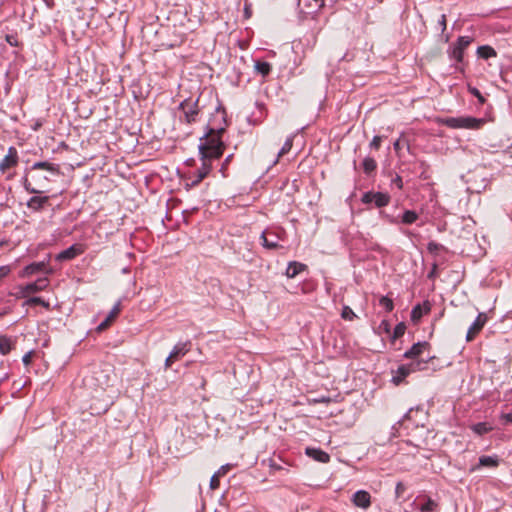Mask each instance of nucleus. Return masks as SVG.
I'll use <instances>...</instances> for the list:
<instances>
[{"label":"nucleus","instance_id":"10","mask_svg":"<svg viewBox=\"0 0 512 512\" xmlns=\"http://www.w3.org/2000/svg\"><path fill=\"white\" fill-rule=\"evenodd\" d=\"M501 459L498 455H482L478 459V463L471 467L470 471L475 472L481 468L495 469L500 465Z\"/></svg>","mask_w":512,"mask_h":512},{"label":"nucleus","instance_id":"5","mask_svg":"<svg viewBox=\"0 0 512 512\" xmlns=\"http://www.w3.org/2000/svg\"><path fill=\"white\" fill-rule=\"evenodd\" d=\"M49 285V279L47 277L38 278L36 281L21 285L18 287V298H27L30 294H34L45 290Z\"/></svg>","mask_w":512,"mask_h":512},{"label":"nucleus","instance_id":"32","mask_svg":"<svg viewBox=\"0 0 512 512\" xmlns=\"http://www.w3.org/2000/svg\"><path fill=\"white\" fill-rule=\"evenodd\" d=\"M379 305L385 309L386 312H391L394 309V303L388 296H382L379 299Z\"/></svg>","mask_w":512,"mask_h":512},{"label":"nucleus","instance_id":"4","mask_svg":"<svg viewBox=\"0 0 512 512\" xmlns=\"http://www.w3.org/2000/svg\"><path fill=\"white\" fill-rule=\"evenodd\" d=\"M472 41L473 38L470 36H459L457 41L447 50L449 58L455 61L456 64L462 63L464 59V51Z\"/></svg>","mask_w":512,"mask_h":512},{"label":"nucleus","instance_id":"50","mask_svg":"<svg viewBox=\"0 0 512 512\" xmlns=\"http://www.w3.org/2000/svg\"><path fill=\"white\" fill-rule=\"evenodd\" d=\"M393 183L399 188L401 189L402 188V185H403V182H402V179L400 176H396L394 179H393Z\"/></svg>","mask_w":512,"mask_h":512},{"label":"nucleus","instance_id":"41","mask_svg":"<svg viewBox=\"0 0 512 512\" xmlns=\"http://www.w3.org/2000/svg\"><path fill=\"white\" fill-rule=\"evenodd\" d=\"M219 476L214 473L213 476L211 477V480H210V488L212 490H215L219 487Z\"/></svg>","mask_w":512,"mask_h":512},{"label":"nucleus","instance_id":"6","mask_svg":"<svg viewBox=\"0 0 512 512\" xmlns=\"http://www.w3.org/2000/svg\"><path fill=\"white\" fill-rule=\"evenodd\" d=\"M179 110L183 112L184 120L186 123L191 124L196 122L199 114V98L196 100L185 99L179 105Z\"/></svg>","mask_w":512,"mask_h":512},{"label":"nucleus","instance_id":"22","mask_svg":"<svg viewBox=\"0 0 512 512\" xmlns=\"http://www.w3.org/2000/svg\"><path fill=\"white\" fill-rule=\"evenodd\" d=\"M305 269H306V265L305 264H302V263L297 262V261H292V262H289V264H288V266L286 268L285 275L288 278H294L300 272L304 271Z\"/></svg>","mask_w":512,"mask_h":512},{"label":"nucleus","instance_id":"23","mask_svg":"<svg viewBox=\"0 0 512 512\" xmlns=\"http://www.w3.org/2000/svg\"><path fill=\"white\" fill-rule=\"evenodd\" d=\"M470 428L478 436H483L493 430V427L487 422H478L471 425Z\"/></svg>","mask_w":512,"mask_h":512},{"label":"nucleus","instance_id":"17","mask_svg":"<svg viewBox=\"0 0 512 512\" xmlns=\"http://www.w3.org/2000/svg\"><path fill=\"white\" fill-rule=\"evenodd\" d=\"M191 348V341L178 342L170 352V358L180 359L185 356Z\"/></svg>","mask_w":512,"mask_h":512},{"label":"nucleus","instance_id":"48","mask_svg":"<svg viewBox=\"0 0 512 512\" xmlns=\"http://www.w3.org/2000/svg\"><path fill=\"white\" fill-rule=\"evenodd\" d=\"M31 359H32V352H28L22 357V362L24 363V365L27 366L31 363Z\"/></svg>","mask_w":512,"mask_h":512},{"label":"nucleus","instance_id":"42","mask_svg":"<svg viewBox=\"0 0 512 512\" xmlns=\"http://www.w3.org/2000/svg\"><path fill=\"white\" fill-rule=\"evenodd\" d=\"M382 137L381 136H374L372 141L370 142V147L373 149H379L381 145Z\"/></svg>","mask_w":512,"mask_h":512},{"label":"nucleus","instance_id":"35","mask_svg":"<svg viewBox=\"0 0 512 512\" xmlns=\"http://www.w3.org/2000/svg\"><path fill=\"white\" fill-rule=\"evenodd\" d=\"M341 317L345 320L352 321L356 318V314L349 306H344L342 309Z\"/></svg>","mask_w":512,"mask_h":512},{"label":"nucleus","instance_id":"52","mask_svg":"<svg viewBox=\"0 0 512 512\" xmlns=\"http://www.w3.org/2000/svg\"><path fill=\"white\" fill-rule=\"evenodd\" d=\"M176 359L175 358H170V354L168 355V357L166 358L165 360V367L166 368H169L171 367L172 363L175 361Z\"/></svg>","mask_w":512,"mask_h":512},{"label":"nucleus","instance_id":"1","mask_svg":"<svg viewBox=\"0 0 512 512\" xmlns=\"http://www.w3.org/2000/svg\"><path fill=\"white\" fill-rule=\"evenodd\" d=\"M59 165L47 161H39L25 170L21 180L22 186L30 194H40L51 181V176L59 175Z\"/></svg>","mask_w":512,"mask_h":512},{"label":"nucleus","instance_id":"39","mask_svg":"<svg viewBox=\"0 0 512 512\" xmlns=\"http://www.w3.org/2000/svg\"><path fill=\"white\" fill-rule=\"evenodd\" d=\"M406 491V486L402 482H397L395 486V496L397 499L401 498Z\"/></svg>","mask_w":512,"mask_h":512},{"label":"nucleus","instance_id":"28","mask_svg":"<svg viewBox=\"0 0 512 512\" xmlns=\"http://www.w3.org/2000/svg\"><path fill=\"white\" fill-rule=\"evenodd\" d=\"M292 146H293V137L291 136L285 140V142H284L283 146L281 147L280 151L278 152L277 158L274 160L273 164H276L280 157L287 154L291 150Z\"/></svg>","mask_w":512,"mask_h":512},{"label":"nucleus","instance_id":"20","mask_svg":"<svg viewBox=\"0 0 512 512\" xmlns=\"http://www.w3.org/2000/svg\"><path fill=\"white\" fill-rule=\"evenodd\" d=\"M411 369L408 364L400 365L395 371L392 381L394 384L399 385L408 375H410Z\"/></svg>","mask_w":512,"mask_h":512},{"label":"nucleus","instance_id":"27","mask_svg":"<svg viewBox=\"0 0 512 512\" xmlns=\"http://www.w3.org/2000/svg\"><path fill=\"white\" fill-rule=\"evenodd\" d=\"M254 68L255 71L263 77L267 76L271 72L270 63L265 61H255Z\"/></svg>","mask_w":512,"mask_h":512},{"label":"nucleus","instance_id":"12","mask_svg":"<svg viewBox=\"0 0 512 512\" xmlns=\"http://www.w3.org/2000/svg\"><path fill=\"white\" fill-rule=\"evenodd\" d=\"M39 272H45L47 274H51V269H46V263L44 261L41 262H33L27 266H25L22 271L19 273L21 278L31 277Z\"/></svg>","mask_w":512,"mask_h":512},{"label":"nucleus","instance_id":"44","mask_svg":"<svg viewBox=\"0 0 512 512\" xmlns=\"http://www.w3.org/2000/svg\"><path fill=\"white\" fill-rule=\"evenodd\" d=\"M231 468L230 464L222 465L217 472H215L219 477L225 475Z\"/></svg>","mask_w":512,"mask_h":512},{"label":"nucleus","instance_id":"40","mask_svg":"<svg viewBox=\"0 0 512 512\" xmlns=\"http://www.w3.org/2000/svg\"><path fill=\"white\" fill-rule=\"evenodd\" d=\"M119 312H120V303H117L113 306V308L107 315V318H109L112 321L119 314Z\"/></svg>","mask_w":512,"mask_h":512},{"label":"nucleus","instance_id":"14","mask_svg":"<svg viewBox=\"0 0 512 512\" xmlns=\"http://www.w3.org/2000/svg\"><path fill=\"white\" fill-rule=\"evenodd\" d=\"M48 202L49 196H39L38 194H34V196L28 199L26 206L32 212H40L46 207Z\"/></svg>","mask_w":512,"mask_h":512},{"label":"nucleus","instance_id":"16","mask_svg":"<svg viewBox=\"0 0 512 512\" xmlns=\"http://www.w3.org/2000/svg\"><path fill=\"white\" fill-rule=\"evenodd\" d=\"M419 512H437L438 503L430 497L418 498L416 503Z\"/></svg>","mask_w":512,"mask_h":512},{"label":"nucleus","instance_id":"51","mask_svg":"<svg viewBox=\"0 0 512 512\" xmlns=\"http://www.w3.org/2000/svg\"><path fill=\"white\" fill-rule=\"evenodd\" d=\"M203 179H200V174L196 173L195 179L192 180L191 185L196 186L198 185Z\"/></svg>","mask_w":512,"mask_h":512},{"label":"nucleus","instance_id":"26","mask_svg":"<svg viewBox=\"0 0 512 512\" xmlns=\"http://www.w3.org/2000/svg\"><path fill=\"white\" fill-rule=\"evenodd\" d=\"M477 54L480 58L489 59L491 57H496V51L488 45L479 46L477 49Z\"/></svg>","mask_w":512,"mask_h":512},{"label":"nucleus","instance_id":"9","mask_svg":"<svg viewBox=\"0 0 512 512\" xmlns=\"http://www.w3.org/2000/svg\"><path fill=\"white\" fill-rule=\"evenodd\" d=\"M18 162V151L14 146H10L8 148L7 154L0 161V172L4 174L9 169L16 167L18 165Z\"/></svg>","mask_w":512,"mask_h":512},{"label":"nucleus","instance_id":"49","mask_svg":"<svg viewBox=\"0 0 512 512\" xmlns=\"http://www.w3.org/2000/svg\"><path fill=\"white\" fill-rule=\"evenodd\" d=\"M501 419L504 420L505 423H512V412L507 414H502Z\"/></svg>","mask_w":512,"mask_h":512},{"label":"nucleus","instance_id":"21","mask_svg":"<svg viewBox=\"0 0 512 512\" xmlns=\"http://www.w3.org/2000/svg\"><path fill=\"white\" fill-rule=\"evenodd\" d=\"M430 312V304L428 302H424L423 305L417 304L413 307L411 311V320L413 322H417L420 320V318L424 315Z\"/></svg>","mask_w":512,"mask_h":512},{"label":"nucleus","instance_id":"38","mask_svg":"<svg viewBox=\"0 0 512 512\" xmlns=\"http://www.w3.org/2000/svg\"><path fill=\"white\" fill-rule=\"evenodd\" d=\"M374 196H375L374 191L365 192L361 197V202L363 204H367V205L371 204V203H373Z\"/></svg>","mask_w":512,"mask_h":512},{"label":"nucleus","instance_id":"19","mask_svg":"<svg viewBox=\"0 0 512 512\" xmlns=\"http://www.w3.org/2000/svg\"><path fill=\"white\" fill-rule=\"evenodd\" d=\"M428 345L426 341L414 343L412 347L404 353V357L407 359H417Z\"/></svg>","mask_w":512,"mask_h":512},{"label":"nucleus","instance_id":"53","mask_svg":"<svg viewBox=\"0 0 512 512\" xmlns=\"http://www.w3.org/2000/svg\"><path fill=\"white\" fill-rule=\"evenodd\" d=\"M393 147L395 150H399L400 149V141L399 140L395 141L393 144Z\"/></svg>","mask_w":512,"mask_h":512},{"label":"nucleus","instance_id":"2","mask_svg":"<svg viewBox=\"0 0 512 512\" xmlns=\"http://www.w3.org/2000/svg\"><path fill=\"white\" fill-rule=\"evenodd\" d=\"M223 128L218 130L210 129V131L200 139L199 154L202 158L218 159L222 156L224 143L221 140Z\"/></svg>","mask_w":512,"mask_h":512},{"label":"nucleus","instance_id":"46","mask_svg":"<svg viewBox=\"0 0 512 512\" xmlns=\"http://www.w3.org/2000/svg\"><path fill=\"white\" fill-rule=\"evenodd\" d=\"M111 323V320L109 318H105L104 321H102L98 326H97V331H103L105 330Z\"/></svg>","mask_w":512,"mask_h":512},{"label":"nucleus","instance_id":"33","mask_svg":"<svg viewBox=\"0 0 512 512\" xmlns=\"http://www.w3.org/2000/svg\"><path fill=\"white\" fill-rule=\"evenodd\" d=\"M467 90L471 95L478 99L480 105H483L486 102V98L481 94V92L476 87L468 84Z\"/></svg>","mask_w":512,"mask_h":512},{"label":"nucleus","instance_id":"47","mask_svg":"<svg viewBox=\"0 0 512 512\" xmlns=\"http://www.w3.org/2000/svg\"><path fill=\"white\" fill-rule=\"evenodd\" d=\"M438 24L440 25L441 27V30L442 32H444L446 30V15L445 14H442L439 21H438Z\"/></svg>","mask_w":512,"mask_h":512},{"label":"nucleus","instance_id":"24","mask_svg":"<svg viewBox=\"0 0 512 512\" xmlns=\"http://www.w3.org/2000/svg\"><path fill=\"white\" fill-rule=\"evenodd\" d=\"M390 202V196L387 193L375 192L373 203L377 208L385 207Z\"/></svg>","mask_w":512,"mask_h":512},{"label":"nucleus","instance_id":"13","mask_svg":"<svg viewBox=\"0 0 512 512\" xmlns=\"http://www.w3.org/2000/svg\"><path fill=\"white\" fill-rule=\"evenodd\" d=\"M487 315L485 313H479L476 319L473 321V323L468 328L467 334H466V340L472 341L475 336L482 330L484 325L487 322Z\"/></svg>","mask_w":512,"mask_h":512},{"label":"nucleus","instance_id":"7","mask_svg":"<svg viewBox=\"0 0 512 512\" xmlns=\"http://www.w3.org/2000/svg\"><path fill=\"white\" fill-rule=\"evenodd\" d=\"M380 215L383 219H385L390 224L402 223V224H406V225H411V224L415 223L419 218V215L413 210L404 211L400 220L397 217L391 216L385 212H380Z\"/></svg>","mask_w":512,"mask_h":512},{"label":"nucleus","instance_id":"43","mask_svg":"<svg viewBox=\"0 0 512 512\" xmlns=\"http://www.w3.org/2000/svg\"><path fill=\"white\" fill-rule=\"evenodd\" d=\"M379 329L387 334L390 333V329H391L390 323L387 320H382L379 325Z\"/></svg>","mask_w":512,"mask_h":512},{"label":"nucleus","instance_id":"56","mask_svg":"<svg viewBox=\"0 0 512 512\" xmlns=\"http://www.w3.org/2000/svg\"><path fill=\"white\" fill-rule=\"evenodd\" d=\"M127 272H128V268H124L123 273H127Z\"/></svg>","mask_w":512,"mask_h":512},{"label":"nucleus","instance_id":"11","mask_svg":"<svg viewBox=\"0 0 512 512\" xmlns=\"http://www.w3.org/2000/svg\"><path fill=\"white\" fill-rule=\"evenodd\" d=\"M85 251V248L83 245L81 244H73L71 245L70 247H68L67 249L61 251L60 253H58L55 257V259L57 261H67V260H72L74 259L75 257L83 254Z\"/></svg>","mask_w":512,"mask_h":512},{"label":"nucleus","instance_id":"36","mask_svg":"<svg viewBox=\"0 0 512 512\" xmlns=\"http://www.w3.org/2000/svg\"><path fill=\"white\" fill-rule=\"evenodd\" d=\"M412 360L413 361L408 364L412 373L422 370L424 365L427 363L426 361H421L418 359H412Z\"/></svg>","mask_w":512,"mask_h":512},{"label":"nucleus","instance_id":"37","mask_svg":"<svg viewBox=\"0 0 512 512\" xmlns=\"http://www.w3.org/2000/svg\"><path fill=\"white\" fill-rule=\"evenodd\" d=\"M13 270L12 265H2L0 266V282H2L6 277L10 275Z\"/></svg>","mask_w":512,"mask_h":512},{"label":"nucleus","instance_id":"3","mask_svg":"<svg viewBox=\"0 0 512 512\" xmlns=\"http://www.w3.org/2000/svg\"><path fill=\"white\" fill-rule=\"evenodd\" d=\"M486 120L484 118H476L472 116H458L439 118L438 123L452 129H480Z\"/></svg>","mask_w":512,"mask_h":512},{"label":"nucleus","instance_id":"34","mask_svg":"<svg viewBox=\"0 0 512 512\" xmlns=\"http://www.w3.org/2000/svg\"><path fill=\"white\" fill-rule=\"evenodd\" d=\"M405 330H406L405 324L403 322L398 323L393 330L392 340H396V339L400 338L401 336H403L405 333Z\"/></svg>","mask_w":512,"mask_h":512},{"label":"nucleus","instance_id":"45","mask_svg":"<svg viewBox=\"0 0 512 512\" xmlns=\"http://www.w3.org/2000/svg\"><path fill=\"white\" fill-rule=\"evenodd\" d=\"M231 158H232V155L227 156V157H226V159H225V161L223 162V164H222L221 168H220V172H221V174H222V176H223V177H226V176H227V175H226V173H225V170H226L227 165H228V163L230 162Z\"/></svg>","mask_w":512,"mask_h":512},{"label":"nucleus","instance_id":"25","mask_svg":"<svg viewBox=\"0 0 512 512\" xmlns=\"http://www.w3.org/2000/svg\"><path fill=\"white\" fill-rule=\"evenodd\" d=\"M202 165L199 169H197L196 173L200 174V179H204L210 172L212 168L211 161L213 159L211 158H202V155H200Z\"/></svg>","mask_w":512,"mask_h":512},{"label":"nucleus","instance_id":"30","mask_svg":"<svg viewBox=\"0 0 512 512\" xmlns=\"http://www.w3.org/2000/svg\"><path fill=\"white\" fill-rule=\"evenodd\" d=\"M24 305H28V306H31V305H41V306H43L46 309L50 308V304L48 302H46L41 297H36V296L28 298L25 301Z\"/></svg>","mask_w":512,"mask_h":512},{"label":"nucleus","instance_id":"15","mask_svg":"<svg viewBox=\"0 0 512 512\" xmlns=\"http://www.w3.org/2000/svg\"><path fill=\"white\" fill-rule=\"evenodd\" d=\"M351 500L355 506L362 509H367L371 505V495L365 490L356 491Z\"/></svg>","mask_w":512,"mask_h":512},{"label":"nucleus","instance_id":"55","mask_svg":"<svg viewBox=\"0 0 512 512\" xmlns=\"http://www.w3.org/2000/svg\"><path fill=\"white\" fill-rule=\"evenodd\" d=\"M411 411H412V409H410V410H409V412H408V413H406V414L404 415V417H403V418H404V419H405V418H408V417H409V414H410V412H411Z\"/></svg>","mask_w":512,"mask_h":512},{"label":"nucleus","instance_id":"29","mask_svg":"<svg viewBox=\"0 0 512 512\" xmlns=\"http://www.w3.org/2000/svg\"><path fill=\"white\" fill-rule=\"evenodd\" d=\"M12 349V343L7 336H0V353L7 355Z\"/></svg>","mask_w":512,"mask_h":512},{"label":"nucleus","instance_id":"54","mask_svg":"<svg viewBox=\"0 0 512 512\" xmlns=\"http://www.w3.org/2000/svg\"><path fill=\"white\" fill-rule=\"evenodd\" d=\"M6 244H7L6 240H0V247L3 246V245H6Z\"/></svg>","mask_w":512,"mask_h":512},{"label":"nucleus","instance_id":"31","mask_svg":"<svg viewBox=\"0 0 512 512\" xmlns=\"http://www.w3.org/2000/svg\"><path fill=\"white\" fill-rule=\"evenodd\" d=\"M365 173L369 174L377 167L376 161L373 158L366 157L362 162Z\"/></svg>","mask_w":512,"mask_h":512},{"label":"nucleus","instance_id":"18","mask_svg":"<svg viewBox=\"0 0 512 512\" xmlns=\"http://www.w3.org/2000/svg\"><path fill=\"white\" fill-rule=\"evenodd\" d=\"M305 453L308 457L321 463H327L330 460L329 454L320 448L307 447Z\"/></svg>","mask_w":512,"mask_h":512},{"label":"nucleus","instance_id":"8","mask_svg":"<svg viewBox=\"0 0 512 512\" xmlns=\"http://www.w3.org/2000/svg\"><path fill=\"white\" fill-rule=\"evenodd\" d=\"M282 231L266 229L261 233L260 239L264 248L273 250L280 247L279 241L281 239L280 233Z\"/></svg>","mask_w":512,"mask_h":512}]
</instances>
